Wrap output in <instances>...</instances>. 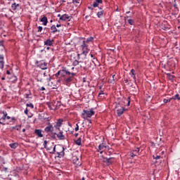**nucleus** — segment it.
Returning a JSON list of instances; mask_svg holds the SVG:
<instances>
[{
    "label": "nucleus",
    "instance_id": "nucleus-1",
    "mask_svg": "<svg viewBox=\"0 0 180 180\" xmlns=\"http://www.w3.org/2000/svg\"><path fill=\"white\" fill-rule=\"evenodd\" d=\"M82 117L83 119H86L88 117H92L94 115H95V111L91 108L90 110H84L82 112Z\"/></svg>",
    "mask_w": 180,
    "mask_h": 180
},
{
    "label": "nucleus",
    "instance_id": "nucleus-2",
    "mask_svg": "<svg viewBox=\"0 0 180 180\" xmlns=\"http://www.w3.org/2000/svg\"><path fill=\"white\" fill-rule=\"evenodd\" d=\"M65 150V148H64V146H63V145H58L56 154L58 155V158H63V157H64L65 154V153L64 152Z\"/></svg>",
    "mask_w": 180,
    "mask_h": 180
},
{
    "label": "nucleus",
    "instance_id": "nucleus-3",
    "mask_svg": "<svg viewBox=\"0 0 180 180\" xmlns=\"http://www.w3.org/2000/svg\"><path fill=\"white\" fill-rule=\"evenodd\" d=\"M35 64L37 67L41 68V70H47V63L44 60H37Z\"/></svg>",
    "mask_w": 180,
    "mask_h": 180
},
{
    "label": "nucleus",
    "instance_id": "nucleus-4",
    "mask_svg": "<svg viewBox=\"0 0 180 180\" xmlns=\"http://www.w3.org/2000/svg\"><path fill=\"white\" fill-rule=\"evenodd\" d=\"M88 43H86L85 41H83L81 45V48L82 49V54H84V56H86L88 53H89V49H88Z\"/></svg>",
    "mask_w": 180,
    "mask_h": 180
},
{
    "label": "nucleus",
    "instance_id": "nucleus-5",
    "mask_svg": "<svg viewBox=\"0 0 180 180\" xmlns=\"http://www.w3.org/2000/svg\"><path fill=\"white\" fill-rule=\"evenodd\" d=\"M60 71L62 72V77H65V75H72V77H75L76 75L75 73L70 72L68 70H67V68H63Z\"/></svg>",
    "mask_w": 180,
    "mask_h": 180
},
{
    "label": "nucleus",
    "instance_id": "nucleus-6",
    "mask_svg": "<svg viewBox=\"0 0 180 180\" xmlns=\"http://www.w3.org/2000/svg\"><path fill=\"white\" fill-rule=\"evenodd\" d=\"M63 122H64V120L58 119L56 124L54 125L53 127H55V129H56V130H58V131H60V130H61L60 129V127H61V126H63Z\"/></svg>",
    "mask_w": 180,
    "mask_h": 180
},
{
    "label": "nucleus",
    "instance_id": "nucleus-7",
    "mask_svg": "<svg viewBox=\"0 0 180 180\" xmlns=\"http://www.w3.org/2000/svg\"><path fill=\"white\" fill-rule=\"evenodd\" d=\"M49 126L44 128V131L46 133H53L54 132V127L50 122L48 123Z\"/></svg>",
    "mask_w": 180,
    "mask_h": 180
},
{
    "label": "nucleus",
    "instance_id": "nucleus-8",
    "mask_svg": "<svg viewBox=\"0 0 180 180\" xmlns=\"http://www.w3.org/2000/svg\"><path fill=\"white\" fill-rule=\"evenodd\" d=\"M3 116L0 118V124L5 126V123H4L6 120V116H8V112L6 111L2 112Z\"/></svg>",
    "mask_w": 180,
    "mask_h": 180
},
{
    "label": "nucleus",
    "instance_id": "nucleus-9",
    "mask_svg": "<svg viewBox=\"0 0 180 180\" xmlns=\"http://www.w3.org/2000/svg\"><path fill=\"white\" fill-rule=\"evenodd\" d=\"M56 136L58 140H65V136L64 135V131L60 129L59 133L56 134Z\"/></svg>",
    "mask_w": 180,
    "mask_h": 180
},
{
    "label": "nucleus",
    "instance_id": "nucleus-10",
    "mask_svg": "<svg viewBox=\"0 0 180 180\" xmlns=\"http://www.w3.org/2000/svg\"><path fill=\"white\" fill-rule=\"evenodd\" d=\"M5 56L3 54H0V65L1 70H4V67L5 65Z\"/></svg>",
    "mask_w": 180,
    "mask_h": 180
},
{
    "label": "nucleus",
    "instance_id": "nucleus-11",
    "mask_svg": "<svg viewBox=\"0 0 180 180\" xmlns=\"http://www.w3.org/2000/svg\"><path fill=\"white\" fill-rule=\"evenodd\" d=\"M47 105L50 110H56V101H52L51 103H47Z\"/></svg>",
    "mask_w": 180,
    "mask_h": 180
},
{
    "label": "nucleus",
    "instance_id": "nucleus-12",
    "mask_svg": "<svg viewBox=\"0 0 180 180\" xmlns=\"http://www.w3.org/2000/svg\"><path fill=\"white\" fill-rule=\"evenodd\" d=\"M72 162L73 164H75V165H81V162H79V158L77 156H73L72 157Z\"/></svg>",
    "mask_w": 180,
    "mask_h": 180
},
{
    "label": "nucleus",
    "instance_id": "nucleus-13",
    "mask_svg": "<svg viewBox=\"0 0 180 180\" xmlns=\"http://www.w3.org/2000/svg\"><path fill=\"white\" fill-rule=\"evenodd\" d=\"M53 42H54V39H48L44 42V46H53Z\"/></svg>",
    "mask_w": 180,
    "mask_h": 180
},
{
    "label": "nucleus",
    "instance_id": "nucleus-14",
    "mask_svg": "<svg viewBox=\"0 0 180 180\" xmlns=\"http://www.w3.org/2000/svg\"><path fill=\"white\" fill-rule=\"evenodd\" d=\"M39 22H42L44 26H47V23H49V20H47V17L46 16H43L42 18L39 19Z\"/></svg>",
    "mask_w": 180,
    "mask_h": 180
},
{
    "label": "nucleus",
    "instance_id": "nucleus-15",
    "mask_svg": "<svg viewBox=\"0 0 180 180\" xmlns=\"http://www.w3.org/2000/svg\"><path fill=\"white\" fill-rule=\"evenodd\" d=\"M122 101L124 102V105H127V106H130V96L122 98Z\"/></svg>",
    "mask_w": 180,
    "mask_h": 180
},
{
    "label": "nucleus",
    "instance_id": "nucleus-16",
    "mask_svg": "<svg viewBox=\"0 0 180 180\" xmlns=\"http://www.w3.org/2000/svg\"><path fill=\"white\" fill-rule=\"evenodd\" d=\"M124 110H126V109H124V108L123 107H122L121 108H118L117 110V116L120 117L121 115H122Z\"/></svg>",
    "mask_w": 180,
    "mask_h": 180
},
{
    "label": "nucleus",
    "instance_id": "nucleus-17",
    "mask_svg": "<svg viewBox=\"0 0 180 180\" xmlns=\"http://www.w3.org/2000/svg\"><path fill=\"white\" fill-rule=\"evenodd\" d=\"M59 19H60V20L65 22V20L70 19V15H68V14H63Z\"/></svg>",
    "mask_w": 180,
    "mask_h": 180
},
{
    "label": "nucleus",
    "instance_id": "nucleus-18",
    "mask_svg": "<svg viewBox=\"0 0 180 180\" xmlns=\"http://www.w3.org/2000/svg\"><path fill=\"white\" fill-rule=\"evenodd\" d=\"M72 77L73 76H69L68 77H65L64 79L65 84H70V82H72V79H73Z\"/></svg>",
    "mask_w": 180,
    "mask_h": 180
},
{
    "label": "nucleus",
    "instance_id": "nucleus-19",
    "mask_svg": "<svg viewBox=\"0 0 180 180\" xmlns=\"http://www.w3.org/2000/svg\"><path fill=\"white\" fill-rule=\"evenodd\" d=\"M11 8L13 11H16V9H19V8H20V5L19 4L13 3L11 5Z\"/></svg>",
    "mask_w": 180,
    "mask_h": 180
},
{
    "label": "nucleus",
    "instance_id": "nucleus-20",
    "mask_svg": "<svg viewBox=\"0 0 180 180\" xmlns=\"http://www.w3.org/2000/svg\"><path fill=\"white\" fill-rule=\"evenodd\" d=\"M113 158H104V162H106V164H108V165H110V164H112L113 162V161H112V159Z\"/></svg>",
    "mask_w": 180,
    "mask_h": 180
},
{
    "label": "nucleus",
    "instance_id": "nucleus-21",
    "mask_svg": "<svg viewBox=\"0 0 180 180\" xmlns=\"http://www.w3.org/2000/svg\"><path fill=\"white\" fill-rule=\"evenodd\" d=\"M98 9H100L101 11H98L97 13V18H102L103 16V12L104 11L102 9V8H101V7H98Z\"/></svg>",
    "mask_w": 180,
    "mask_h": 180
},
{
    "label": "nucleus",
    "instance_id": "nucleus-22",
    "mask_svg": "<svg viewBox=\"0 0 180 180\" xmlns=\"http://www.w3.org/2000/svg\"><path fill=\"white\" fill-rule=\"evenodd\" d=\"M130 75L134 78V82H136V70H134V69L131 70Z\"/></svg>",
    "mask_w": 180,
    "mask_h": 180
},
{
    "label": "nucleus",
    "instance_id": "nucleus-23",
    "mask_svg": "<svg viewBox=\"0 0 180 180\" xmlns=\"http://www.w3.org/2000/svg\"><path fill=\"white\" fill-rule=\"evenodd\" d=\"M34 133L38 137H43V134H41V129H35Z\"/></svg>",
    "mask_w": 180,
    "mask_h": 180
},
{
    "label": "nucleus",
    "instance_id": "nucleus-24",
    "mask_svg": "<svg viewBox=\"0 0 180 180\" xmlns=\"http://www.w3.org/2000/svg\"><path fill=\"white\" fill-rule=\"evenodd\" d=\"M51 30H52V33H57V32H60V30H58L57 27L54 25L51 27Z\"/></svg>",
    "mask_w": 180,
    "mask_h": 180
},
{
    "label": "nucleus",
    "instance_id": "nucleus-25",
    "mask_svg": "<svg viewBox=\"0 0 180 180\" xmlns=\"http://www.w3.org/2000/svg\"><path fill=\"white\" fill-rule=\"evenodd\" d=\"M22 128V124L20 125H16L15 127H11V130H17L18 131H20V129Z\"/></svg>",
    "mask_w": 180,
    "mask_h": 180
},
{
    "label": "nucleus",
    "instance_id": "nucleus-26",
    "mask_svg": "<svg viewBox=\"0 0 180 180\" xmlns=\"http://www.w3.org/2000/svg\"><path fill=\"white\" fill-rule=\"evenodd\" d=\"M99 151H101L103 148H106V144L105 143H101L98 147Z\"/></svg>",
    "mask_w": 180,
    "mask_h": 180
},
{
    "label": "nucleus",
    "instance_id": "nucleus-27",
    "mask_svg": "<svg viewBox=\"0 0 180 180\" xmlns=\"http://www.w3.org/2000/svg\"><path fill=\"white\" fill-rule=\"evenodd\" d=\"M18 146H19V144H18V143H10L9 144V146L11 147V148H13V150L17 148Z\"/></svg>",
    "mask_w": 180,
    "mask_h": 180
},
{
    "label": "nucleus",
    "instance_id": "nucleus-28",
    "mask_svg": "<svg viewBox=\"0 0 180 180\" xmlns=\"http://www.w3.org/2000/svg\"><path fill=\"white\" fill-rule=\"evenodd\" d=\"M61 105H63L61 101H56V110H57V109H60V108H61Z\"/></svg>",
    "mask_w": 180,
    "mask_h": 180
},
{
    "label": "nucleus",
    "instance_id": "nucleus-29",
    "mask_svg": "<svg viewBox=\"0 0 180 180\" xmlns=\"http://www.w3.org/2000/svg\"><path fill=\"white\" fill-rule=\"evenodd\" d=\"M75 144H77V146H81L82 144V140L81 138L77 139V140L75 141Z\"/></svg>",
    "mask_w": 180,
    "mask_h": 180
},
{
    "label": "nucleus",
    "instance_id": "nucleus-30",
    "mask_svg": "<svg viewBox=\"0 0 180 180\" xmlns=\"http://www.w3.org/2000/svg\"><path fill=\"white\" fill-rule=\"evenodd\" d=\"M127 22H128L129 25H131V26L134 25V20H133V19H128Z\"/></svg>",
    "mask_w": 180,
    "mask_h": 180
},
{
    "label": "nucleus",
    "instance_id": "nucleus-31",
    "mask_svg": "<svg viewBox=\"0 0 180 180\" xmlns=\"http://www.w3.org/2000/svg\"><path fill=\"white\" fill-rule=\"evenodd\" d=\"M60 75H61V77H63V73L61 72V70L55 74V77H56V78H58V77H60Z\"/></svg>",
    "mask_w": 180,
    "mask_h": 180
},
{
    "label": "nucleus",
    "instance_id": "nucleus-32",
    "mask_svg": "<svg viewBox=\"0 0 180 180\" xmlns=\"http://www.w3.org/2000/svg\"><path fill=\"white\" fill-rule=\"evenodd\" d=\"M51 134L52 135H51V139H53V140H56V136H57V133L53 132V133H51Z\"/></svg>",
    "mask_w": 180,
    "mask_h": 180
},
{
    "label": "nucleus",
    "instance_id": "nucleus-33",
    "mask_svg": "<svg viewBox=\"0 0 180 180\" xmlns=\"http://www.w3.org/2000/svg\"><path fill=\"white\" fill-rule=\"evenodd\" d=\"M92 40H94V37H90L87 38L85 41L86 43H91V41H92Z\"/></svg>",
    "mask_w": 180,
    "mask_h": 180
},
{
    "label": "nucleus",
    "instance_id": "nucleus-34",
    "mask_svg": "<svg viewBox=\"0 0 180 180\" xmlns=\"http://www.w3.org/2000/svg\"><path fill=\"white\" fill-rule=\"evenodd\" d=\"M79 63H81V62H79V61H78L77 60H75L73 61L72 64H73L74 67H77V65H78L79 64Z\"/></svg>",
    "mask_w": 180,
    "mask_h": 180
},
{
    "label": "nucleus",
    "instance_id": "nucleus-35",
    "mask_svg": "<svg viewBox=\"0 0 180 180\" xmlns=\"http://www.w3.org/2000/svg\"><path fill=\"white\" fill-rule=\"evenodd\" d=\"M27 108H31V109H33L34 108V105H33V103H27L26 104Z\"/></svg>",
    "mask_w": 180,
    "mask_h": 180
},
{
    "label": "nucleus",
    "instance_id": "nucleus-36",
    "mask_svg": "<svg viewBox=\"0 0 180 180\" xmlns=\"http://www.w3.org/2000/svg\"><path fill=\"white\" fill-rule=\"evenodd\" d=\"M48 143L49 142L47 141H44V148H46V150H50L49 148H47Z\"/></svg>",
    "mask_w": 180,
    "mask_h": 180
},
{
    "label": "nucleus",
    "instance_id": "nucleus-37",
    "mask_svg": "<svg viewBox=\"0 0 180 180\" xmlns=\"http://www.w3.org/2000/svg\"><path fill=\"white\" fill-rule=\"evenodd\" d=\"M172 100V98H170L169 99L165 98L163 100V102H164V103H168V102H171Z\"/></svg>",
    "mask_w": 180,
    "mask_h": 180
},
{
    "label": "nucleus",
    "instance_id": "nucleus-38",
    "mask_svg": "<svg viewBox=\"0 0 180 180\" xmlns=\"http://www.w3.org/2000/svg\"><path fill=\"white\" fill-rule=\"evenodd\" d=\"M153 160H160L161 158V155H153Z\"/></svg>",
    "mask_w": 180,
    "mask_h": 180
},
{
    "label": "nucleus",
    "instance_id": "nucleus-39",
    "mask_svg": "<svg viewBox=\"0 0 180 180\" xmlns=\"http://www.w3.org/2000/svg\"><path fill=\"white\" fill-rule=\"evenodd\" d=\"M6 49H5V45L3 44L0 46V51H5Z\"/></svg>",
    "mask_w": 180,
    "mask_h": 180
},
{
    "label": "nucleus",
    "instance_id": "nucleus-40",
    "mask_svg": "<svg viewBox=\"0 0 180 180\" xmlns=\"http://www.w3.org/2000/svg\"><path fill=\"white\" fill-rule=\"evenodd\" d=\"M93 6L94 8H98V6H99V4L96 1H94L93 4Z\"/></svg>",
    "mask_w": 180,
    "mask_h": 180
},
{
    "label": "nucleus",
    "instance_id": "nucleus-41",
    "mask_svg": "<svg viewBox=\"0 0 180 180\" xmlns=\"http://www.w3.org/2000/svg\"><path fill=\"white\" fill-rule=\"evenodd\" d=\"M174 9H176L178 11H179V8H178V6L176 5V2H174Z\"/></svg>",
    "mask_w": 180,
    "mask_h": 180
},
{
    "label": "nucleus",
    "instance_id": "nucleus-42",
    "mask_svg": "<svg viewBox=\"0 0 180 180\" xmlns=\"http://www.w3.org/2000/svg\"><path fill=\"white\" fill-rule=\"evenodd\" d=\"M139 152H140V148H137L135 150H134V153L135 154H138V153H139Z\"/></svg>",
    "mask_w": 180,
    "mask_h": 180
},
{
    "label": "nucleus",
    "instance_id": "nucleus-43",
    "mask_svg": "<svg viewBox=\"0 0 180 180\" xmlns=\"http://www.w3.org/2000/svg\"><path fill=\"white\" fill-rule=\"evenodd\" d=\"M101 95H105V92H103L102 90H101L98 93V96H101Z\"/></svg>",
    "mask_w": 180,
    "mask_h": 180
},
{
    "label": "nucleus",
    "instance_id": "nucleus-44",
    "mask_svg": "<svg viewBox=\"0 0 180 180\" xmlns=\"http://www.w3.org/2000/svg\"><path fill=\"white\" fill-rule=\"evenodd\" d=\"M75 131H78L79 130V126H78V124H76V127L75 129Z\"/></svg>",
    "mask_w": 180,
    "mask_h": 180
},
{
    "label": "nucleus",
    "instance_id": "nucleus-45",
    "mask_svg": "<svg viewBox=\"0 0 180 180\" xmlns=\"http://www.w3.org/2000/svg\"><path fill=\"white\" fill-rule=\"evenodd\" d=\"M41 30H43V27L39 26L38 27V32H41Z\"/></svg>",
    "mask_w": 180,
    "mask_h": 180
},
{
    "label": "nucleus",
    "instance_id": "nucleus-46",
    "mask_svg": "<svg viewBox=\"0 0 180 180\" xmlns=\"http://www.w3.org/2000/svg\"><path fill=\"white\" fill-rule=\"evenodd\" d=\"M25 98L26 99H29V98H30V99H32V97H30V96H29V94H25Z\"/></svg>",
    "mask_w": 180,
    "mask_h": 180
},
{
    "label": "nucleus",
    "instance_id": "nucleus-47",
    "mask_svg": "<svg viewBox=\"0 0 180 180\" xmlns=\"http://www.w3.org/2000/svg\"><path fill=\"white\" fill-rule=\"evenodd\" d=\"M56 146H55L53 147V150L52 152H51V154H54V153H56Z\"/></svg>",
    "mask_w": 180,
    "mask_h": 180
},
{
    "label": "nucleus",
    "instance_id": "nucleus-48",
    "mask_svg": "<svg viewBox=\"0 0 180 180\" xmlns=\"http://www.w3.org/2000/svg\"><path fill=\"white\" fill-rule=\"evenodd\" d=\"M72 4H79L78 0H72Z\"/></svg>",
    "mask_w": 180,
    "mask_h": 180
},
{
    "label": "nucleus",
    "instance_id": "nucleus-49",
    "mask_svg": "<svg viewBox=\"0 0 180 180\" xmlns=\"http://www.w3.org/2000/svg\"><path fill=\"white\" fill-rule=\"evenodd\" d=\"M96 2L99 4H102L103 1L102 0H96Z\"/></svg>",
    "mask_w": 180,
    "mask_h": 180
},
{
    "label": "nucleus",
    "instance_id": "nucleus-50",
    "mask_svg": "<svg viewBox=\"0 0 180 180\" xmlns=\"http://www.w3.org/2000/svg\"><path fill=\"white\" fill-rule=\"evenodd\" d=\"M5 43L4 40H0V47Z\"/></svg>",
    "mask_w": 180,
    "mask_h": 180
},
{
    "label": "nucleus",
    "instance_id": "nucleus-51",
    "mask_svg": "<svg viewBox=\"0 0 180 180\" xmlns=\"http://www.w3.org/2000/svg\"><path fill=\"white\" fill-rule=\"evenodd\" d=\"M28 112H29V110H27V108H26V109L25 110V111H24V113H25V115H27Z\"/></svg>",
    "mask_w": 180,
    "mask_h": 180
},
{
    "label": "nucleus",
    "instance_id": "nucleus-52",
    "mask_svg": "<svg viewBox=\"0 0 180 180\" xmlns=\"http://www.w3.org/2000/svg\"><path fill=\"white\" fill-rule=\"evenodd\" d=\"M38 82H43V79H37Z\"/></svg>",
    "mask_w": 180,
    "mask_h": 180
},
{
    "label": "nucleus",
    "instance_id": "nucleus-53",
    "mask_svg": "<svg viewBox=\"0 0 180 180\" xmlns=\"http://www.w3.org/2000/svg\"><path fill=\"white\" fill-rule=\"evenodd\" d=\"M57 84H61V79L57 80Z\"/></svg>",
    "mask_w": 180,
    "mask_h": 180
},
{
    "label": "nucleus",
    "instance_id": "nucleus-54",
    "mask_svg": "<svg viewBox=\"0 0 180 180\" xmlns=\"http://www.w3.org/2000/svg\"><path fill=\"white\" fill-rule=\"evenodd\" d=\"M88 9H90L91 11H94V8H92V6H88Z\"/></svg>",
    "mask_w": 180,
    "mask_h": 180
},
{
    "label": "nucleus",
    "instance_id": "nucleus-55",
    "mask_svg": "<svg viewBox=\"0 0 180 180\" xmlns=\"http://www.w3.org/2000/svg\"><path fill=\"white\" fill-rule=\"evenodd\" d=\"M11 120L13 122V120H16V118L15 117H11Z\"/></svg>",
    "mask_w": 180,
    "mask_h": 180
},
{
    "label": "nucleus",
    "instance_id": "nucleus-56",
    "mask_svg": "<svg viewBox=\"0 0 180 180\" xmlns=\"http://www.w3.org/2000/svg\"><path fill=\"white\" fill-rule=\"evenodd\" d=\"M6 74H8V75H11V71L6 70Z\"/></svg>",
    "mask_w": 180,
    "mask_h": 180
},
{
    "label": "nucleus",
    "instance_id": "nucleus-57",
    "mask_svg": "<svg viewBox=\"0 0 180 180\" xmlns=\"http://www.w3.org/2000/svg\"><path fill=\"white\" fill-rule=\"evenodd\" d=\"M124 82H125V84H127V82H129V79H124Z\"/></svg>",
    "mask_w": 180,
    "mask_h": 180
},
{
    "label": "nucleus",
    "instance_id": "nucleus-58",
    "mask_svg": "<svg viewBox=\"0 0 180 180\" xmlns=\"http://www.w3.org/2000/svg\"><path fill=\"white\" fill-rule=\"evenodd\" d=\"M56 27H61V24H57Z\"/></svg>",
    "mask_w": 180,
    "mask_h": 180
},
{
    "label": "nucleus",
    "instance_id": "nucleus-59",
    "mask_svg": "<svg viewBox=\"0 0 180 180\" xmlns=\"http://www.w3.org/2000/svg\"><path fill=\"white\" fill-rule=\"evenodd\" d=\"M40 89H41V91H46V88L43 87V86Z\"/></svg>",
    "mask_w": 180,
    "mask_h": 180
},
{
    "label": "nucleus",
    "instance_id": "nucleus-60",
    "mask_svg": "<svg viewBox=\"0 0 180 180\" xmlns=\"http://www.w3.org/2000/svg\"><path fill=\"white\" fill-rule=\"evenodd\" d=\"M131 157H136V154H134V153H132L131 155Z\"/></svg>",
    "mask_w": 180,
    "mask_h": 180
},
{
    "label": "nucleus",
    "instance_id": "nucleus-61",
    "mask_svg": "<svg viewBox=\"0 0 180 180\" xmlns=\"http://www.w3.org/2000/svg\"><path fill=\"white\" fill-rule=\"evenodd\" d=\"M6 119H7V120H9V119H11V117H10V116L6 115Z\"/></svg>",
    "mask_w": 180,
    "mask_h": 180
},
{
    "label": "nucleus",
    "instance_id": "nucleus-62",
    "mask_svg": "<svg viewBox=\"0 0 180 180\" xmlns=\"http://www.w3.org/2000/svg\"><path fill=\"white\" fill-rule=\"evenodd\" d=\"M129 18H130L129 15H127L124 17V20H126L127 19H129Z\"/></svg>",
    "mask_w": 180,
    "mask_h": 180
},
{
    "label": "nucleus",
    "instance_id": "nucleus-63",
    "mask_svg": "<svg viewBox=\"0 0 180 180\" xmlns=\"http://www.w3.org/2000/svg\"><path fill=\"white\" fill-rule=\"evenodd\" d=\"M169 79H174V75H170Z\"/></svg>",
    "mask_w": 180,
    "mask_h": 180
},
{
    "label": "nucleus",
    "instance_id": "nucleus-64",
    "mask_svg": "<svg viewBox=\"0 0 180 180\" xmlns=\"http://www.w3.org/2000/svg\"><path fill=\"white\" fill-rule=\"evenodd\" d=\"M87 122H89V123H92V121H91V120H89V119H87Z\"/></svg>",
    "mask_w": 180,
    "mask_h": 180
}]
</instances>
